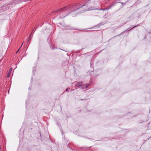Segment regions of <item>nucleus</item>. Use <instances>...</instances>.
I'll use <instances>...</instances> for the list:
<instances>
[{"mask_svg": "<svg viewBox=\"0 0 151 151\" xmlns=\"http://www.w3.org/2000/svg\"><path fill=\"white\" fill-rule=\"evenodd\" d=\"M87 4L86 3L84 5H81L80 3L76 4L75 5H72L71 6L70 5L67 6L62 9L56 10L53 12L54 13H57L60 12H63L64 16L62 17L61 18H63L69 14H71L77 11L78 9H81V11L80 13H83L85 11L92 10L90 9L87 6Z\"/></svg>", "mask_w": 151, "mask_h": 151, "instance_id": "1", "label": "nucleus"}, {"mask_svg": "<svg viewBox=\"0 0 151 151\" xmlns=\"http://www.w3.org/2000/svg\"><path fill=\"white\" fill-rule=\"evenodd\" d=\"M90 86L89 84H82L81 89H83L84 88H87L88 87V86Z\"/></svg>", "mask_w": 151, "mask_h": 151, "instance_id": "2", "label": "nucleus"}, {"mask_svg": "<svg viewBox=\"0 0 151 151\" xmlns=\"http://www.w3.org/2000/svg\"><path fill=\"white\" fill-rule=\"evenodd\" d=\"M82 84L83 83L82 82H77L76 83V86L78 88H81Z\"/></svg>", "mask_w": 151, "mask_h": 151, "instance_id": "3", "label": "nucleus"}, {"mask_svg": "<svg viewBox=\"0 0 151 151\" xmlns=\"http://www.w3.org/2000/svg\"><path fill=\"white\" fill-rule=\"evenodd\" d=\"M14 1L16 4H18L23 1H26L27 0H14Z\"/></svg>", "mask_w": 151, "mask_h": 151, "instance_id": "4", "label": "nucleus"}, {"mask_svg": "<svg viewBox=\"0 0 151 151\" xmlns=\"http://www.w3.org/2000/svg\"><path fill=\"white\" fill-rule=\"evenodd\" d=\"M12 69V68H11L10 69L9 72L7 74V77L8 78H9L10 77V73L11 72Z\"/></svg>", "mask_w": 151, "mask_h": 151, "instance_id": "5", "label": "nucleus"}, {"mask_svg": "<svg viewBox=\"0 0 151 151\" xmlns=\"http://www.w3.org/2000/svg\"><path fill=\"white\" fill-rule=\"evenodd\" d=\"M139 25V24H138V25H136V26H134V27H132L131 29H133V28H135V27H137V26H138ZM129 30V28H128V29H127L126 30H125V31H127V30ZM129 30H130V29H129Z\"/></svg>", "mask_w": 151, "mask_h": 151, "instance_id": "6", "label": "nucleus"}, {"mask_svg": "<svg viewBox=\"0 0 151 151\" xmlns=\"http://www.w3.org/2000/svg\"><path fill=\"white\" fill-rule=\"evenodd\" d=\"M116 4V3L114 2H113L110 5L112 7L113 6H114L115 5V4Z\"/></svg>", "mask_w": 151, "mask_h": 151, "instance_id": "7", "label": "nucleus"}, {"mask_svg": "<svg viewBox=\"0 0 151 151\" xmlns=\"http://www.w3.org/2000/svg\"><path fill=\"white\" fill-rule=\"evenodd\" d=\"M111 7H112V6H111V5H110L109 6H108L106 7V8H107V10H109V9H111Z\"/></svg>", "mask_w": 151, "mask_h": 151, "instance_id": "8", "label": "nucleus"}, {"mask_svg": "<svg viewBox=\"0 0 151 151\" xmlns=\"http://www.w3.org/2000/svg\"><path fill=\"white\" fill-rule=\"evenodd\" d=\"M99 10H102L104 11L106 10H107L106 8H104V9H99Z\"/></svg>", "mask_w": 151, "mask_h": 151, "instance_id": "9", "label": "nucleus"}, {"mask_svg": "<svg viewBox=\"0 0 151 151\" xmlns=\"http://www.w3.org/2000/svg\"><path fill=\"white\" fill-rule=\"evenodd\" d=\"M23 43H22L21 47H20V48L18 49V50L17 51V52H16V53H17L19 51L20 49V48L22 47V45H23Z\"/></svg>", "mask_w": 151, "mask_h": 151, "instance_id": "10", "label": "nucleus"}, {"mask_svg": "<svg viewBox=\"0 0 151 151\" xmlns=\"http://www.w3.org/2000/svg\"><path fill=\"white\" fill-rule=\"evenodd\" d=\"M70 88H67L66 90H65V91H66V92H68V90L69 89H70Z\"/></svg>", "mask_w": 151, "mask_h": 151, "instance_id": "11", "label": "nucleus"}, {"mask_svg": "<svg viewBox=\"0 0 151 151\" xmlns=\"http://www.w3.org/2000/svg\"><path fill=\"white\" fill-rule=\"evenodd\" d=\"M77 14V13H76V14H72V15L73 16V17H75L76 16V14Z\"/></svg>", "mask_w": 151, "mask_h": 151, "instance_id": "12", "label": "nucleus"}, {"mask_svg": "<svg viewBox=\"0 0 151 151\" xmlns=\"http://www.w3.org/2000/svg\"><path fill=\"white\" fill-rule=\"evenodd\" d=\"M0 151H1V147L0 146Z\"/></svg>", "mask_w": 151, "mask_h": 151, "instance_id": "13", "label": "nucleus"}, {"mask_svg": "<svg viewBox=\"0 0 151 151\" xmlns=\"http://www.w3.org/2000/svg\"><path fill=\"white\" fill-rule=\"evenodd\" d=\"M31 34L29 36V38H30H30H30V37H31Z\"/></svg>", "mask_w": 151, "mask_h": 151, "instance_id": "14", "label": "nucleus"}, {"mask_svg": "<svg viewBox=\"0 0 151 151\" xmlns=\"http://www.w3.org/2000/svg\"><path fill=\"white\" fill-rule=\"evenodd\" d=\"M31 39V38L29 39L28 40V41H27V42H29V41Z\"/></svg>", "mask_w": 151, "mask_h": 151, "instance_id": "15", "label": "nucleus"}, {"mask_svg": "<svg viewBox=\"0 0 151 151\" xmlns=\"http://www.w3.org/2000/svg\"><path fill=\"white\" fill-rule=\"evenodd\" d=\"M52 50H54V48H52Z\"/></svg>", "mask_w": 151, "mask_h": 151, "instance_id": "16", "label": "nucleus"}, {"mask_svg": "<svg viewBox=\"0 0 151 151\" xmlns=\"http://www.w3.org/2000/svg\"><path fill=\"white\" fill-rule=\"evenodd\" d=\"M32 31H33V30ZM32 32H33V31H32V32H31V34H32Z\"/></svg>", "mask_w": 151, "mask_h": 151, "instance_id": "17", "label": "nucleus"}, {"mask_svg": "<svg viewBox=\"0 0 151 151\" xmlns=\"http://www.w3.org/2000/svg\"><path fill=\"white\" fill-rule=\"evenodd\" d=\"M73 90H71V91H73Z\"/></svg>", "mask_w": 151, "mask_h": 151, "instance_id": "18", "label": "nucleus"}, {"mask_svg": "<svg viewBox=\"0 0 151 151\" xmlns=\"http://www.w3.org/2000/svg\"><path fill=\"white\" fill-rule=\"evenodd\" d=\"M60 50H63L62 49H60Z\"/></svg>", "mask_w": 151, "mask_h": 151, "instance_id": "19", "label": "nucleus"}, {"mask_svg": "<svg viewBox=\"0 0 151 151\" xmlns=\"http://www.w3.org/2000/svg\"><path fill=\"white\" fill-rule=\"evenodd\" d=\"M60 50H63L62 49H60Z\"/></svg>", "mask_w": 151, "mask_h": 151, "instance_id": "20", "label": "nucleus"}, {"mask_svg": "<svg viewBox=\"0 0 151 151\" xmlns=\"http://www.w3.org/2000/svg\"><path fill=\"white\" fill-rule=\"evenodd\" d=\"M60 50H63L62 49H60Z\"/></svg>", "mask_w": 151, "mask_h": 151, "instance_id": "21", "label": "nucleus"}]
</instances>
